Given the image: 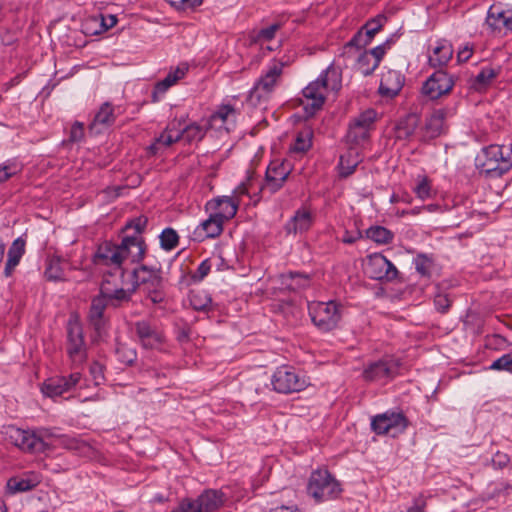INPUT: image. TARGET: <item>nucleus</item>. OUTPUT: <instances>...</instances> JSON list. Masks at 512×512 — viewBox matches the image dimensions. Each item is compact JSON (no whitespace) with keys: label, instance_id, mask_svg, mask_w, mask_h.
Listing matches in <instances>:
<instances>
[{"label":"nucleus","instance_id":"41","mask_svg":"<svg viewBox=\"0 0 512 512\" xmlns=\"http://www.w3.org/2000/svg\"><path fill=\"white\" fill-rule=\"evenodd\" d=\"M160 246L166 251L175 249L179 243V236L173 228H165L160 236Z\"/></svg>","mask_w":512,"mask_h":512},{"label":"nucleus","instance_id":"17","mask_svg":"<svg viewBox=\"0 0 512 512\" xmlns=\"http://www.w3.org/2000/svg\"><path fill=\"white\" fill-rule=\"evenodd\" d=\"M238 207L239 200L231 196H219L205 204V210L214 215V217L220 218V221L223 223L236 215Z\"/></svg>","mask_w":512,"mask_h":512},{"label":"nucleus","instance_id":"59","mask_svg":"<svg viewBox=\"0 0 512 512\" xmlns=\"http://www.w3.org/2000/svg\"><path fill=\"white\" fill-rule=\"evenodd\" d=\"M364 53L373 57L374 65L379 66L383 56L385 55V47L384 45H378L369 51H364Z\"/></svg>","mask_w":512,"mask_h":512},{"label":"nucleus","instance_id":"51","mask_svg":"<svg viewBox=\"0 0 512 512\" xmlns=\"http://www.w3.org/2000/svg\"><path fill=\"white\" fill-rule=\"evenodd\" d=\"M89 24L99 25L103 31H107L108 29L114 27L117 24V18L115 15H99L96 17H92L86 23V26Z\"/></svg>","mask_w":512,"mask_h":512},{"label":"nucleus","instance_id":"5","mask_svg":"<svg viewBox=\"0 0 512 512\" xmlns=\"http://www.w3.org/2000/svg\"><path fill=\"white\" fill-rule=\"evenodd\" d=\"M371 430L377 435L393 438L403 434L409 426L406 415L399 410H387L371 418Z\"/></svg>","mask_w":512,"mask_h":512},{"label":"nucleus","instance_id":"6","mask_svg":"<svg viewBox=\"0 0 512 512\" xmlns=\"http://www.w3.org/2000/svg\"><path fill=\"white\" fill-rule=\"evenodd\" d=\"M342 306L336 301L311 302L308 311L313 324L323 332L335 329L341 320Z\"/></svg>","mask_w":512,"mask_h":512},{"label":"nucleus","instance_id":"11","mask_svg":"<svg viewBox=\"0 0 512 512\" xmlns=\"http://www.w3.org/2000/svg\"><path fill=\"white\" fill-rule=\"evenodd\" d=\"M67 354L73 365L79 366L87 359V346L83 328L78 320L70 319L67 324Z\"/></svg>","mask_w":512,"mask_h":512},{"label":"nucleus","instance_id":"52","mask_svg":"<svg viewBox=\"0 0 512 512\" xmlns=\"http://www.w3.org/2000/svg\"><path fill=\"white\" fill-rule=\"evenodd\" d=\"M490 370L507 371L512 373V352L502 355L489 366Z\"/></svg>","mask_w":512,"mask_h":512},{"label":"nucleus","instance_id":"33","mask_svg":"<svg viewBox=\"0 0 512 512\" xmlns=\"http://www.w3.org/2000/svg\"><path fill=\"white\" fill-rule=\"evenodd\" d=\"M446 116L445 109H437L426 119L425 131L429 138H436L444 132Z\"/></svg>","mask_w":512,"mask_h":512},{"label":"nucleus","instance_id":"47","mask_svg":"<svg viewBox=\"0 0 512 512\" xmlns=\"http://www.w3.org/2000/svg\"><path fill=\"white\" fill-rule=\"evenodd\" d=\"M370 131L363 127L357 126L355 123L350 122L347 133V138L351 143L360 144L369 138Z\"/></svg>","mask_w":512,"mask_h":512},{"label":"nucleus","instance_id":"54","mask_svg":"<svg viewBox=\"0 0 512 512\" xmlns=\"http://www.w3.org/2000/svg\"><path fill=\"white\" fill-rule=\"evenodd\" d=\"M211 267L210 259L203 260L197 270L191 275L192 280L194 282H201L209 274Z\"/></svg>","mask_w":512,"mask_h":512},{"label":"nucleus","instance_id":"19","mask_svg":"<svg viewBox=\"0 0 512 512\" xmlns=\"http://www.w3.org/2000/svg\"><path fill=\"white\" fill-rule=\"evenodd\" d=\"M175 122L170 123L166 129L148 146L147 152L151 156L160 154L164 149L181 140L180 129Z\"/></svg>","mask_w":512,"mask_h":512},{"label":"nucleus","instance_id":"34","mask_svg":"<svg viewBox=\"0 0 512 512\" xmlns=\"http://www.w3.org/2000/svg\"><path fill=\"white\" fill-rule=\"evenodd\" d=\"M309 275L298 272H289L281 276V284L289 291H300L310 286Z\"/></svg>","mask_w":512,"mask_h":512},{"label":"nucleus","instance_id":"21","mask_svg":"<svg viewBox=\"0 0 512 512\" xmlns=\"http://www.w3.org/2000/svg\"><path fill=\"white\" fill-rule=\"evenodd\" d=\"M405 82L404 75L397 70H388L381 77L379 93L383 97L393 98L401 91Z\"/></svg>","mask_w":512,"mask_h":512},{"label":"nucleus","instance_id":"45","mask_svg":"<svg viewBox=\"0 0 512 512\" xmlns=\"http://www.w3.org/2000/svg\"><path fill=\"white\" fill-rule=\"evenodd\" d=\"M377 113L374 109H366L355 117L351 122L355 123L359 127H363L368 131H371L376 121Z\"/></svg>","mask_w":512,"mask_h":512},{"label":"nucleus","instance_id":"50","mask_svg":"<svg viewBox=\"0 0 512 512\" xmlns=\"http://www.w3.org/2000/svg\"><path fill=\"white\" fill-rule=\"evenodd\" d=\"M416 271L424 277H430L431 269L433 267V261L426 255H418L415 260Z\"/></svg>","mask_w":512,"mask_h":512},{"label":"nucleus","instance_id":"48","mask_svg":"<svg viewBox=\"0 0 512 512\" xmlns=\"http://www.w3.org/2000/svg\"><path fill=\"white\" fill-rule=\"evenodd\" d=\"M377 65L373 63V57L367 55L366 53H362L359 55L357 60V70L364 76L371 75L376 69Z\"/></svg>","mask_w":512,"mask_h":512},{"label":"nucleus","instance_id":"62","mask_svg":"<svg viewBox=\"0 0 512 512\" xmlns=\"http://www.w3.org/2000/svg\"><path fill=\"white\" fill-rule=\"evenodd\" d=\"M426 500L422 495L414 498L413 504L407 509V512H425Z\"/></svg>","mask_w":512,"mask_h":512},{"label":"nucleus","instance_id":"46","mask_svg":"<svg viewBox=\"0 0 512 512\" xmlns=\"http://www.w3.org/2000/svg\"><path fill=\"white\" fill-rule=\"evenodd\" d=\"M413 191L423 201L432 198L431 181L426 176L419 177Z\"/></svg>","mask_w":512,"mask_h":512},{"label":"nucleus","instance_id":"16","mask_svg":"<svg viewBox=\"0 0 512 512\" xmlns=\"http://www.w3.org/2000/svg\"><path fill=\"white\" fill-rule=\"evenodd\" d=\"M398 365L392 359H381L369 363L363 370V378L370 382L387 381L394 377Z\"/></svg>","mask_w":512,"mask_h":512},{"label":"nucleus","instance_id":"60","mask_svg":"<svg viewBox=\"0 0 512 512\" xmlns=\"http://www.w3.org/2000/svg\"><path fill=\"white\" fill-rule=\"evenodd\" d=\"M90 373L96 384H100V382L104 379L103 365L99 362H93L90 365Z\"/></svg>","mask_w":512,"mask_h":512},{"label":"nucleus","instance_id":"32","mask_svg":"<svg viewBox=\"0 0 512 512\" xmlns=\"http://www.w3.org/2000/svg\"><path fill=\"white\" fill-rule=\"evenodd\" d=\"M452 55V45L446 40H441L437 42L432 54L429 55L428 63L433 68L442 69L451 60Z\"/></svg>","mask_w":512,"mask_h":512},{"label":"nucleus","instance_id":"56","mask_svg":"<svg viewBox=\"0 0 512 512\" xmlns=\"http://www.w3.org/2000/svg\"><path fill=\"white\" fill-rule=\"evenodd\" d=\"M18 171L17 165L14 163H5L0 165V184L7 181Z\"/></svg>","mask_w":512,"mask_h":512},{"label":"nucleus","instance_id":"38","mask_svg":"<svg viewBox=\"0 0 512 512\" xmlns=\"http://www.w3.org/2000/svg\"><path fill=\"white\" fill-rule=\"evenodd\" d=\"M65 385L64 377L51 378L43 383L41 390L48 397H57L68 392Z\"/></svg>","mask_w":512,"mask_h":512},{"label":"nucleus","instance_id":"7","mask_svg":"<svg viewBox=\"0 0 512 512\" xmlns=\"http://www.w3.org/2000/svg\"><path fill=\"white\" fill-rule=\"evenodd\" d=\"M226 496L220 490L207 489L195 500L184 498L172 512H216L225 503Z\"/></svg>","mask_w":512,"mask_h":512},{"label":"nucleus","instance_id":"63","mask_svg":"<svg viewBox=\"0 0 512 512\" xmlns=\"http://www.w3.org/2000/svg\"><path fill=\"white\" fill-rule=\"evenodd\" d=\"M81 378H82V375L79 372H74V373H71L68 377H64L65 383H66L65 386H66L67 390L70 391L73 388H75L79 384Z\"/></svg>","mask_w":512,"mask_h":512},{"label":"nucleus","instance_id":"15","mask_svg":"<svg viewBox=\"0 0 512 512\" xmlns=\"http://www.w3.org/2000/svg\"><path fill=\"white\" fill-rule=\"evenodd\" d=\"M486 23L494 33L505 35L512 31V9H506L501 4L491 5Z\"/></svg>","mask_w":512,"mask_h":512},{"label":"nucleus","instance_id":"64","mask_svg":"<svg viewBox=\"0 0 512 512\" xmlns=\"http://www.w3.org/2000/svg\"><path fill=\"white\" fill-rule=\"evenodd\" d=\"M473 54L472 46L469 44L464 45L461 49H459L457 53L458 62H466L468 61Z\"/></svg>","mask_w":512,"mask_h":512},{"label":"nucleus","instance_id":"20","mask_svg":"<svg viewBox=\"0 0 512 512\" xmlns=\"http://www.w3.org/2000/svg\"><path fill=\"white\" fill-rule=\"evenodd\" d=\"M136 289L134 285L129 289H123L122 287L113 288L110 281L107 279L103 280L100 287L101 293L107 299L110 306L115 308L129 302Z\"/></svg>","mask_w":512,"mask_h":512},{"label":"nucleus","instance_id":"10","mask_svg":"<svg viewBox=\"0 0 512 512\" xmlns=\"http://www.w3.org/2000/svg\"><path fill=\"white\" fill-rule=\"evenodd\" d=\"M364 272L370 279L380 282H393L399 277L398 269L381 253L367 256Z\"/></svg>","mask_w":512,"mask_h":512},{"label":"nucleus","instance_id":"49","mask_svg":"<svg viewBox=\"0 0 512 512\" xmlns=\"http://www.w3.org/2000/svg\"><path fill=\"white\" fill-rule=\"evenodd\" d=\"M116 354L118 356L119 361L127 365L133 364L137 358L136 350L128 347L125 344L117 345Z\"/></svg>","mask_w":512,"mask_h":512},{"label":"nucleus","instance_id":"2","mask_svg":"<svg viewBox=\"0 0 512 512\" xmlns=\"http://www.w3.org/2000/svg\"><path fill=\"white\" fill-rule=\"evenodd\" d=\"M7 435L16 447L21 451L31 454L44 453L50 449L48 439L59 438L60 444L66 449L80 450L85 443L69 436H58L52 429L40 428L38 430H24L17 427H9Z\"/></svg>","mask_w":512,"mask_h":512},{"label":"nucleus","instance_id":"22","mask_svg":"<svg viewBox=\"0 0 512 512\" xmlns=\"http://www.w3.org/2000/svg\"><path fill=\"white\" fill-rule=\"evenodd\" d=\"M223 224L220 218H216L210 213L209 217L193 230L192 239L196 242H203L206 239L215 238L222 233Z\"/></svg>","mask_w":512,"mask_h":512},{"label":"nucleus","instance_id":"9","mask_svg":"<svg viewBox=\"0 0 512 512\" xmlns=\"http://www.w3.org/2000/svg\"><path fill=\"white\" fill-rule=\"evenodd\" d=\"M273 389L282 394H290L305 389L308 381L304 375L290 366H281L276 369L271 378Z\"/></svg>","mask_w":512,"mask_h":512},{"label":"nucleus","instance_id":"26","mask_svg":"<svg viewBox=\"0 0 512 512\" xmlns=\"http://www.w3.org/2000/svg\"><path fill=\"white\" fill-rule=\"evenodd\" d=\"M41 482V476L36 472H29L21 477L8 479L6 489L9 494L27 492L37 487Z\"/></svg>","mask_w":512,"mask_h":512},{"label":"nucleus","instance_id":"30","mask_svg":"<svg viewBox=\"0 0 512 512\" xmlns=\"http://www.w3.org/2000/svg\"><path fill=\"white\" fill-rule=\"evenodd\" d=\"M107 306H110V304L101 292L98 296L92 299L89 311V320L94 329L99 333L105 326L103 314Z\"/></svg>","mask_w":512,"mask_h":512},{"label":"nucleus","instance_id":"4","mask_svg":"<svg viewBox=\"0 0 512 512\" xmlns=\"http://www.w3.org/2000/svg\"><path fill=\"white\" fill-rule=\"evenodd\" d=\"M475 166L487 178H500L512 168L511 145H489L475 158Z\"/></svg>","mask_w":512,"mask_h":512},{"label":"nucleus","instance_id":"35","mask_svg":"<svg viewBox=\"0 0 512 512\" xmlns=\"http://www.w3.org/2000/svg\"><path fill=\"white\" fill-rule=\"evenodd\" d=\"M361 162V158L355 151H348L340 157L339 161V175L346 178L354 173L356 167Z\"/></svg>","mask_w":512,"mask_h":512},{"label":"nucleus","instance_id":"57","mask_svg":"<svg viewBox=\"0 0 512 512\" xmlns=\"http://www.w3.org/2000/svg\"><path fill=\"white\" fill-rule=\"evenodd\" d=\"M84 137V125L81 122L76 121L70 130L69 139L72 142H79Z\"/></svg>","mask_w":512,"mask_h":512},{"label":"nucleus","instance_id":"13","mask_svg":"<svg viewBox=\"0 0 512 512\" xmlns=\"http://www.w3.org/2000/svg\"><path fill=\"white\" fill-rule=\"evenodd\" d=\"M284 63L274 62L268 70L257 80L250 91L251 100L261 102L268 99L274 90L280 76L282 74Z\"/></svg>","mask_w":512,"mask_h":512},{"label":"nucleus","instance_id":"25","mask_svg":"<svg viewBox=\"0 0 512 512\" xmlns=\"http://www.w3.org/2000/svg\"><path fill=\"white\" fill-rule=\"evenodd\" d=\"M115 120L116 115L113 105L110 102H104L90 123L89 130L92 133L99 134L112 126Z\"/></svg>","mask_w":512,"mask_h":512},{"label":"nucleus","instance_id":"1","mask_svg":"<svg viewBox=\"0 0 512 512\" xmlns=\"http://www.w3.org/2000/svg\"><path fill=\"white\" fill-rule=\"evenodd\" d=\"M146 248L141 235L124 236L120 244L105 241L98 246L94 255V263L119 271L123 277L122 264L124 260L129 259L132 263L140 262L144 258Z\"/></svg>","mask_w":512,"mask_h":512},{"label":"nucleus","instance_id":"55","mask_svg":"<svg viewBox=\"0 0 512 512\" xmlns=\"http://www.w3.org/2000/svg\"><path fill=\"white\" fill-rule=\"evenodd\" d=\"M45 276L48 280L58 281L63 279V271L58 262L51 261L45 270Z\"/></svg>","mask_w":512,"mask_h":512},{"label":"nucleus","instance_id":"37","mask_svg":"<svg viewBox=\"0 0 512 512\" xmlns=\"http://www.w3.org/2000/svg\"><path fill=\"white\" fill-rule=\"evenodd\" d=\"M365 237L377 244H388L393 240V233L383 226H371L365 231Z\"/></svg>","mask_w":512,"mask_h":512},{"label":"nucleus","instance_id":"58","mask_svg":"<svg viewBox=\"0 0 512 512\" xmlns=\"http://www.w3.org/2000/svg\"><path fill=\"white\" fill-rule=\"evenodd\" d=\"M505 344H506L505 337H503L499 334L487 336V338H486V347H488L490 349H500Z\"/></svg>","mask_w":512,"mask_h":512},{"label":"nucleus","instance_id":"28","mask_svg":"<svg viewBox=\"0 0 512 512\" xmlns=\"http://www.w3.org/2000/svg\"><path fill=\"white\" fill-rule=\"evenodd\" d=\"M313 224L312 213L305 209H298L294 216L285 224L284 229L288 234H302L308 231Z\"/></svg>","mask_w":512,"mask_h":512},{"label":"nucleus","instance_id":"12","mask_svg":"<svg viewBox=\"0 0 512 512\" xmlns=\"http://www.w3.org/2000/svg\"><path fill=\"white\" fill-rule=\"evenodd\" d=\"M454 85V76L444 69H438L425 80L421 91L429 99L436 100L449 94Z\"/></svg>","mask_w":512,"mask_h":512},{"label":"nucleus","instance_id":"8","mask_svg":"<svg viewBox=\"0 0 512 512\" xmlns=\"http://www.w3.org/2000/svg\"><path fill=\"white\" fill-rule=\"evenodd\" d=\"M307 490L317 501L335 498L341 492L338 481L325 469H317L311 473Z\"/></svg>","mask_w":512,"mask_h":512},{"label":"nucleus","instance_id":"36","mask_svg":"<svg viewBox=\"0 0 512 512\" xmlns=\"http://www.w3.org/2000/svg\"><path fill=\"white\" fill-rule=\"evenodd\" d=\"M418 126V118L414 114H410L396 126V137L398 139H408L411 137Z\"/></svg>","mask_w":512,"mask_h":512},{"label":"nucleus","instance_id":"44","mask_svg":"<svg viewBox=\"0 0 512 512\" xmlns=\"http://www.w3.org/2000/svg\"><path fill=\"white\" fill-rule=\"evenodd\" d=\"M311 145V133L308 131L299 132L290 147V152L302 154L308 151Z\"/></svg>","mask_w":512,"mask_h":512},{"label":"nucleus","instance_id":"53","mask_svg":"<svg viewBox=\"0 0 512 512\" xmlns=\"http://www.w3.org/2000/svg\"><path fill=\"white\" fill-rule=\"evenodd\" d=\"M147 223H148L147 217L141 215V216L136 217V218L132 219L131 221H129L125 225V229L126 230L133 229L134 230L133 235H141L142 232L145 230Z\"/></svg>","mask_w":512,"mask_h":512},{"label":"nucleus","instance_id":"29","mask_svg":"<svg viewBox=\"0 0 512 512\" xmlns=\"http://www.w3.org/2000/svg\"><path fill=\"white\" fill-rule=\"evenodd\" d=\"M188 72V65L181 64L174 70H171L163 80L159 81L153 90L152 100L153 102H157L159 100V96L166 93V91L176 84L180 79L184 78L186 73Z\"/></svg>","mask_w":512,"mask_h":512},{"label":"nucleus","instance_id":"39","mask_svg":"<svg viewBox=\"0 0 512 512\" xmlns=\"http://www.w3.org/2000/svg\"><path fill=\"white\" fill-rule=\"evenodd\" d=\"M237 112L232 105L224 104L220 105L216 111L211 115L212 124L220 122V127L226 124L228 121L234 122L236 119Z\"/></svg>","mask_w":512,"mask_h":512},{"label":"nucleus","instance_id":"40","mask_svg":"<svg viewBox=\"0 0 512 512\" xmlns=\"http://www.w3.org/2000/svg\"><path fill=\"white\" fill-rule=\"evenodd\" d=\"M283 24L280 21L274 22L267 27H263L258 31H255L252 40L255 43H264L267 41H271L275 38L276 33L279 29H281Z\"/></svg>","mask_w":512,"mask_h":512},{"label":"nucleus","instance_id":"18","mask_svg":"<svg viewBox=\"0 0 512 512\" xmlns=\"http://www.w3.org/2000/svg\"><path fill=\"white\" fill-rule=\"evenodd\" d=\"M385 22L386 17L384 15H377L373 19L367 21L345 47H356L358 49L366 47L371 43L374 36L382 29Z\"/></svg>","mask_w":512,"mask_h":512},{"label":"nucleus","instance_id":"42","mask_svg":"<svg viewBox=\"0 0 512 512\" xmlns=\"http://www.w3.org/2000/svg\"><path fill=\"white\" fill-rule=\"evenodd\" d=\"M189 301L193 309L198 311L206 310L212 303L211 297L205 291H192Z\"/></svg>","mask_w":512,"mask_h":512},{"label":"nucleus","instance_id":"23","mask_svg":"<svg viewBox=\"0 0 512 512\" xmlns=\"http://www.w3.org/2000/svg\"><path fill=\"white\" fill-rule=\"evenodd\" d=\"M134 278V286L136 288L140 284L150 283L154 287H160L162 284V270L156 265H140L132 272Z\"/></svg>","mask_w":512,"mask_h":512},{"label":"nucleus","instance_id":"14","mask_svg":"<svg viewBox=\"0 0 512 512\" xmlns=\"http://www.w3.org/2000/svg\"><path fill=\"white\" fill-rule=\"evenodd\" d=\"M290 173L289 163L278 159L271 161L266 169L265 184L262 190H268L270 193L277 192L282 188Z\"/></svg>","mask_w":512,"mask_h":512},{"label":"nucleus","instance_id":"31","mask_svg":"<svg viewBox=\"0 0 512 512\" xmlns=\"http://www.w3.org/2000/svg\"><path fill=\"white\" fill-rule=\"evenodd\" d=\"M26 241L23 237L16 238L8 249L7 260L4 268V275L9 277L14 269L20 263L22 256L25 254Z\"/></svg>","mask_w":512,"mask_h":512},{"label":"nucleus","instance_id":"24","mask_svg":"<svg viewBox=\"0 0 512 512\" xmlns=\"http://www.w3.org/2000/svg\"><path fill=\"white\" fill-rule=\"evenodd\" d=\"M134 331L145 348H155L162 342L161 334L146 320L137 321L134 324Z\"/></svg>","mask_w":512,"mask_h":512},{"label":"nucleus","instance_id":"27","mask_svg":"<svg viewBox=\"0 0 512 512\" xmlns=\"http://www.w3.org/2000/svg\"><path fill=\"white\" fill-rule=\"evenodd\" d=\"M501 72L502 67L500 65L482 67L479 73L471 79V88L477 92L486 91Z\"/></svg>","mask_w":512,"mask_h":512},{"label":"nucleus","instance_id":"43","mask_svg":"<svg viewBox=\"0 0 512 512\" xmlns=\"http://www.w3.org/2000/svg\"><path fill=\"white\" fill-rule=\"evenodd\" d=\"M180 134H182L181 140H184L187 143H192L200 141L204 137L205 131L200 125L193 123L181 129Z\"/></svg>","mask_w":512,"mask_h":512},{"label":"nucleus","instance_id":"3","mask_svg":"<svg viewBox=\"0 0 512 512\" xmlns=\"http://www.w3.org/2000/svg\"><path fill=\"white\" fill-rule=\"evenodd\" d=\"M342 87V72L339 67L329 65L318 78L310 82L303 90L301 104L307 116H313L320 110L329 92H337Z\"/></svg>","mask_w":512,"mask_h":512},{"label":"nucleus","instance_id":"61","mask_svg":"<svg viewBox=\"0 0 512 512\" xmlns=\"http://www.w3.org/2000/svg\"><path fill=\"white\" fill-rule=\"evenodd\" d=\"M434 304L438 311L444 313L450 307V300L447 298L446 295L438 294L435 296Z\"/></svg>","mask_w":512,"mask_h":512}]
</instances>
